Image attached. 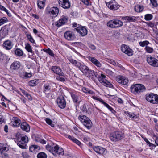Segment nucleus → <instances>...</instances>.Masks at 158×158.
I'll return each instance as SVG.
<instances>
[{
	"mask_svg": "<svg viewBox=\"0 0 158 158\" xmlns=\"http://www.w3.org/2000/svg\"><path fill=\"white\" fill-rule=\"evenodd\" d=\"M15 52V54L19 56H22L23 54V51L19 48L16 49Z\"/></svg>",
	"mask_w": 158,
	"mask_h": 158,
	"instance_id": "a18cd8bd",
	"label": "nucleus"
},
{
	"mask_svg": "<svg viewBox=\"0 0 158 158\" xmlns=\"http://www.w3.org/2000/svg\"><path fill=\"white\" fill-rule=\"evenodd\" d=\"M105 72L107 74H108L109 75L113 76L114 74V72L111 71V70L109 69H106Z\"/></svg>",
	"mask_w": 158,
	"mask_h": 158,
	"instance_id": "69168bd1",
	"label": "nucleus"
},
{
	"mask_svg": "<svg viewBox=\"0 0 158 158\" xmlns=\"http://www.w3.org/2000/svg\"><path fill=\"white\" fill-rule=\"evenodd\" d=\"M88 109L87 108V106L85 104L81 108V110L85 113H89V112L88 111Z\"/></svg>",
	"mask_w": 158,
	"mask_h": 158,
	"instance_id": "4d7b16f0",
	"label": "nucleus"
},
{
	"mask_svg": "<svg viewBox=\"0 0 158 158\" xmlns=\"http://www.w3.org/2000/svg\"><path fill=\"white\" fill-rule=\"evenodd\" d=\"M88 118L85 115L81 114L78 116V118L82 123L83 124L84 122Z\"/></svg>",
	"mask_w": 158,
	"mask_h": 158,
	"instance_id": "79ce46f5",
	"label": "nucleus"
},
{
	"mask_svg": "<svg viewBox=\"0 0 158 158\" xmlns=\"http://www.w3.org/2000/svg\"><path fill=\"white\" fill-rule=\"evenodd\" d=\"M8 21V20L7 18L5 17H3L1 18L0 19V26Z\"/></svg>",
	"mask_w": 158,
	"mask_h": 158,
	"instance_id": "3c124183",
	"label": "nucleus"
},
{
	"mask_svg": "<svg viewBox=\"0 0 158 158\" xmlns=\"http://www.w3.org/2000/svg\"><path fill=\"white\" fill-rule=\"evenodd\" d=\"M22 155L23 158H30V157L26 152H23L22 153Z\"/></svg>",
	"mask_w": 158,
	"mask_h": 158,
	"instance_id": "0e129e2a",
	"label": "nucleus"
},
{
	"mask_svg": "<svg viewBox=\"0 0 158 158\" xmlns=\"http://www.w3.org/2000/svg\"><path fill=\"white\" fill-rule=\"evenodd\" d=\"M69 60L71 63L78 68L79 67H80L81 64L80 62L77 61V60H74L72 59H69Z\"/></svg>",
	"mask_w": 158,
	"mask_h": 158,
	"instance_id": "c9c22d12",
	"label": "nucleus"
},
{
	"mask_svg": "<svg viewBox=\"0 0 158 158\" xmlns=\"http://www.w3.org/2000/svg\"><path fill=\"white\" fill-rule=\"evenodd\" d=\"M83 125L88 129H90L93 125L92 122L88 117Z\"/></svg>",
	"mask_w": 158,
	"mask_h": 158,
	"instance_id": "c85d7f7f",
	"label": "nucleus"
},
{
	"mask_svg": "<svg viewBox=\"0 0 158 158\" xmlns=\"http://www.w3.org/2000/svg\"><path fill=\"white\" fill-rule=\"evenodd\" d=\"M20 140L18 142V145L22 148H26V143L28 141V137L26 135H23L20 136Z\"/></svg>",
	"mask_w": 158,
	"mask_h": 158,
	"instance_id": "39448f33",
	"label": "nucleus"
},
{
	"mask_svg": "<svg viewBox=\"0 0 158 158\" xmlns=\"http://www.w3.org/2000/svg\"><path fill=\"white\" fill-rule=\"evenodd\" d=\"M145 49L147 52L149 53H152L153 51L152 48L148 46H146L145 48Z\"/></svg>",
	"mask_w": 158,
	"mask_h": 158,
	"instance_id": "13d9d810",
	"label": "nucleus"
},
{
	"mask_svg": "<svg viewBox=\"0 0 158 158\" xmlns=\"http://www.w3.org/2000/svg\"><path fill=\"white\" fill-rule=\"evenodd\" d=\"M44 52L48 54L52 57H54V54L53 52L49 48L44 50Z\"/></svg>",
	"mask_w": 158,
	"mask_h": 158,
	"instance_id": "603ef678",
	"label": "nucleus"
},
{
	"mask_svg": "<svg viewBox=\"0 0 158 158\" xmlns=\"http://www.w3.org/2000/svg\"><path fill=\"white\" fill-rule=\"evenodd\" d=\"M122 51L129 56H131L133 55V52L127 45L123 44L122 46Z\"/></svg>",
	"mask_w": 158,
	"mask_h": 158,
	"instance_id": "9d476101",
	"label": "nucleus"
},
{
	"mask_svg": "<svg viewBox=\"0 0 158 158\" xmlns=\"http://www.w3.org/2000/svg\"><path fill=\"white\" fill-rule=\"evenodd\" d=\"M8 150V148H6L4 144L0 143V152L2 155H3L5 157L8 156L7 154L5 152L7 150Z\"/></svg>",
	"mask_w": 158,
	"mask_h": 158,
	"instance_id": "a878e982",
	"label": "nucleus"
},
{
	"mask_svg": "<svg viewBox=\"0 0 158 158\" xmlns=\"http://www.w3.org/2000/svg\"><path fill=\"white\" fill-rule=\"evenodd\" d=\"M121 19L126 23H131L135 21V17L133 16H125L122 17Z\"/></svg>",
	"mask_w": 158,
	"mask_h": 158,
	"instance_id": "4be33fe9",
	"label": "nucleus"
},
{
	"mask_svg": "<svg viewBox=\"0 0 158 158\" xmlns=\"http://www.w3.org/2000/svg\"><path fill=\"white\" fill-rule=\"evenodd\" d=\"M93 149L97 153L101 155L105 154L106 151L105 148L100 146H95L93 148Z\"/></svg>",
	"mask_w": 158,
	"mask_h": 158,
	"instance_id": "f3484780",
	"label": "nucleus"
},
{
	"mask_svg": "<svg viewBox=\"0 0 158 158\" xmlns=\"http://www.w3.org/2000/svg\"><path fill=\"white\" fill-rule=\"evenodd\" d=\"M154 94L152 93H150V94H146V99L148 102L152 103V102H154V101L153 100V96L154 95Z\"/></svg>",
	"mask_w": 158,
	"mask_h": 158,
	"instance_id": "2f4dec72",
	"label": "nucleus"
},
{
	"mask_svg": "<svg viewBox=\"0 0 158 158\" xmlns=\"http://www.w3.org/2000/svg\"><path fill=\"white\" fill-rule=\"evenodd\" d=\"M68 20V18L67 17L62 16L56 22L55 25L58 27L61 26L67 22Z\"/></svg>",
	"mask_w": 158,
	"mask_h": 158,
	"instance_id": "2eb2a0df",
	"label": "nucleus"
},
{
	"mask_svg": "<svg viewBox=\"0 0 158 158\" xmlns=\"http://www.w3.org/2000/svg\"><path fill=\"white\" fill-rule=\"evenodd\" d=\"M147 61L151 65L154 67H158V60L154 57L149 56L147 58Z\"/></svg>",
	"mask_w": 158,
	"mask_h": 158,
	"instance_id": "6e6552de",
	"label": "nucleus"
},
{
	"mask_svg": "<svg viewBox=\"0 0 158 158\" xmlns=\"http://www.w3.org/2000/svg\"><path fill=\"white\" fill-rule=\"evenodd\" d=\"M79 69L85 74L89 69V68L86 65L81 64L80 67L79 68Z\"/></svg>",
	"mask_w": 158,
	"mask_h": 158,
	"instance_id": "473e14b6",
	"label": "nucleus"
},
{
	"mask_svg": "<svg viewBox=\"0 0 158 158\" xmlns=\"http://www.w3.org/2000/svg\"><path fill=\"white\" fill-rule=\"evenodd\" d=\"M144 9V6L141 5L137 4L135 7V11L137 12H142Z\"/></svg>",
	"mask_w": 158,
	"mask_h": 158,
	"instance_id": "ea45409f",
	"label": "nucleus"
},
{
	"mask_svg": "<svg viewBox=\"0 0 158 158\" xmlns=\"http://www.w3.org/2000/svg\"><path fill=\"white\" fill-rule=\"evenodd\" d=\"M64 36L66 39L69 40H73L75 38L73 33L70 31L65 32L64 34Z\"/></svg>",
	"mask_w": 158,
	"mask_h": 158,
	"instance_id": "393cba45",
	"label": "nucleus"
},
{
	"mask_svg": "<svg viewBox=\"0 0 158 158\" xmlns=\"http://www.w3.org/2000/svg\"><path fill=\"white\" fill-rule=\"evenodd\" d=\"M140 46L144 47L145 46L148 45L149 44V42L148 41H144L143 42H140L139 43Z\"/></svg>",
	"mask_w": 158,
	"mask_h": 158,
	"instance_id": "bf43d9fd",
	"label": "nucleus"
},
{
	"mask_svg": "<svg viewBox=\"0 0 158 158\" xmlns=\"http://www.w3.org/2000/svg\"><path fill=\"white\" fill-rule=\"evenodd\" d=\"M124 113L126 114L130 118H132L133 119L135 118V116L134 115L132 114V113L129 112L128 111H125Z\"/></svg>",
	"mask_w": 158,
	"mask_h": 158,
	"instance_id": "680f3d73",
	"label": "nucleus"
},
{
	"mask_svg": "<svg viewBox=\"0 0 158 158\" xmlns=\"http://www.w3.org/2000/svg\"><path fill=\"white\" fill-rule=\"evenodd\" d=\"M79 33L81 36H84L87 34V31L85 27L80 26L77 27L75 29Z\"/></svg>",
	"mask_w": 158,
	"mask_h": 158,
	"instance_id": "4468645a",
	"label": "nucleus"
},
{
	"mask_svg": "<svg viewBox=\"0 0 158 158\" xmlns=\"http://www.w3.org/2000/svg\"><path fill=\"white\" fill-rule=\"evenodd\" d=\"M124 137V134L121 131H115L111 133L110 135V140L116 142L122 139Z\"/></svg>",
	"mask_w": 158,
	"mask_h": 158,
	"instance_id": "f03ea898",
	"label": "nucleus"
},
{
	"mask_svg": "<svg viewBox=\"0 0 158 158\" xmlns=\"http://www.w3.org/2000/svg\"><path fill=\"white\" fill-rule=\"evenodd\" d=\"M116 80L119 83L124 85L127 84L128 82V80L127 78L121 76L117 77Z\"/></svg>",
	"mask_w": 158,
	"mask_h": 158,
	"instance_id": "5701e85b",
	"label": "nucleus"
},
{
	"mask_svg": "<svg viewBox=\"0 0 158 158\" xmlns=\"http://www.w3.org/2000/svg\"><path fill=\"white\" fill-rule=\"evenodd\" d=\"M37 157L38 158H47V156L45 153L41 152L38 154Z\"/></svg>",
	"mask_w": 158,
	"mask_h": 158,
	"instance_id": "864d4df0",
	"label": "nucleus"
},
{
	"mask_svg": "<svg viewBox=\"0 0 158 158\" xmlns=\"http://www.w3.org/2000/svg\"><path fill=\"white\" fill-rule=\"evenodd\" d=\"M131 92L135 94H139L145 90L143 85L140 84L132 85L130 88Z\"/></svg>",
	"mask_w": 158,
	"mask_h": 158,
	"instance_id": "f257e3e1",
	"label": "nucleus"
},
{
	"mask_svg": "<svg viewBox=\"0 0 158 158\" xmlns=\"http://www.w3.org/2000/svg\"><path fill=\"white\" fill-rule=\"evenodd\" d=\"M153 18L152 15L151 14H147L144 16V19L146 21L151 20Z\"/></svg>",
	"mask_w": 158,
	"mask_h": 158,
	"instance_id": "6e6d98bb",
	"label": "nucleus"
},
{
	"mask_svg": "<svg viewBox=\"0 0 158 158\" xmlns=\"http://www.w3.org/2000/svg\"><path fill=\"white\" fill-rule=\"evenodd\" d=\"M85 75L90 79L94 81H95L98 77V74L97 72H95L94 70L90 69Z\"/></svg>",
	"mask_w": 158,
	"mask_h": 158,
	"instance_id": "0eeeda50",
	"label": "nucleus"
},
{
	"mask_svg": "<svg viewBox=\"0 0 158 158\" xmlns=\"http://www.w3.org/2000/svg\"><path fill=\"white\" fill-rule=\"evenodd\" d=\"M87 58L97 67H100L102 66V64L95 57L88 56L87 57Z\"/></svg>",
	"mask_w": 158,
	"mask_h": 158,
	"instance_id": "412c9836",
	"label": "nucleus"
},
{
	"mask_svg": "<svg viewBox=\"0 0 158 158\" xmlns=\"http://www.w3.org/2000/svg\"><path fill=\"white\" fill-rule=\"evenodd\" d=\"M45 1V0H38L37 5L40 9H42L44 7Z\"/></svg>",
	"mask_w": 158,
	"mask_h": 158,
	"instance_id": "4c0bfd02",
	"label": "nucleus"
},
{
	"mask_svg": "<svg viewBox=\"0 0 158 158\" xmlns=\"http://www.w3.org/2000/svg\"><path fill=\"white\" fill-rule=\"evenodd\" d=\"M150 1L153 6L155 7L157 6L158 4L156 0H150Z\"/></svg>",
	"mask_w": 158,
	"mask_h": 158,
	"instance_id": "338daca9",
	"label": "nucleus"
},
{
	"mask_svg": "<svg viewBox=\"0 0 158 158\" xmlns=\"http://www.w3.org/2000/svg\"><path fill=\"white\" fill-rule=\"evenodd\" d=\"M59 6L65 9L69 8L71 6V3L69 0H58Z\"/></svg>",
	"mask_w": 158,
	"mask_h": 158,
	"instance_id": "1a4fd4ad",
	"label": "nucleus"
},
{
	"mask_svg": "<svg viewBox=\"0 0 158 158\" xmlns=\"http://www.w3.org/2000/svg\"><path fill=\"white\" fill-rule=\"evenodd\" d=\"M58 145H56L55 146H54V145H51L49 144H48L46 146V149L48 151L52 153L54 155L57 150V147Z\"/></svg>",
	"mask_w": 158,
	"mask_h": 158,
	"instance_id": "6ab92c4d",
	"label": "nucleus"
},
{
	"mask_svg": "<svg viewBox=\"0 0 158 158\" xmlns=\"http://www.w3.org/2000/svg\"><path fill=\"white\" fill-rule=\"evenodd\" d=\"M26 37L27 39L31 43L36 44L34 40L30 34H27L26 35Z\"/></svg>",
	"mask_w": 158,
	"mask_h": 158,
	"instance_id": "de8ad7c7",
	"label": "nucleus"
},
{
	"mask_svg": "<svg viewBox=\"0 0 158 158\" xmlns=\"http://www.w3.org/2000/svg\"><path fill=\"white\" fill-rule=\"evenodd\" d=\"M25 48L27 50V51L31 53H33V52L32 47L29 44L27 43L25 44Z\"/></svg>",
	"mask_w": 158,
	"mask_h": 158,
	"instance_id": "c03bdc74",
	"label": "nucleus"
},
{
	"mask_svg": "<svg viewBox=\"0 0 158 158\" xmlns=\"http://www.w3.org/2000/svg\"><path fill=\"white\" fill-rule=\"evenodd\" d=\"M59 9L56 7H53L51 8L48 11V13L52 15V17H56L58 15Z\"/></svg>",
	"mask_w": 158,
	"mask_h": 158,
	"instance_id": "aec40b11",
	"label": "nucleus"
},
{
	"mask_svg": "<svg viewBox=\"0 0 158 158\" xmlns=\"http://www.w3.org/2000/svg\"><path fill=\"white\" fill-rule=\"evenodd\" d=\"M38 81L37 80H34L30 81L29 82V85L30 86H35L38 84Z\"/></svg>",
	"mask_w": 158,
	"mask_h": 158,
	"instance_id": "49530a36",
	"label": "nucleus"
},
{
	"mask_svg": "<svg viewBox=\"0 0 158 158\" xmlns=\"http://www.w3.org/2000/svg\"><path fill=\"white\" fill-rule=\"evenodd\" d=\"M8 33V29L6 27L2 28L0 31V36L2 38L6 36Z\"/></svg>",
	"mask_w": 158,
	"mask_h": 158,
	"instance_id": "cd10ccee",
	"label": "nucleus"
},
{
	"mask_svg": "<svg viewBox=\"0 0 158 158\" xmlns=\"http://www.w3.org/2000/svg\"><path fill=\"white\" fill-rule=\"evenodd\" d=\"M122 51L129 56H131L133 55V52L127 45L123 44L122 46Z\"/></svg>",
	"mask_w": 158,
	"mask_h": 158,
	"instance_id": "9b49d317",
	"label": "nucleus"
},
{
	"mask_svg": "<svg viewBox=\"0 0 158 158\" xmlns=\"http://www.w3.org/2000/svg\"><path fill=\"white\" fill-rule=\"evenodd\" d=\"M20 63L18 61H15L10 65V68L12 70L18 69L20 66Z\"/></svg>",
	"mask_w": 158,
	"mask_h": 158,
	"instance_id": "bb28decb",
	"label": "nucleus"
},
{
	"mask_svg": "<svg viewBox=\"0 0 158 158\" xmlns=\"http://www.w3.org/2000/svg\"><path fill=\"white\" fill-rule=\"evenodd\" d=\"M102 103L110 111H111L112 113L114 114L115 113L116 111L107 103L103 101Z\"/></svg>",
	"mask_w": 158,
	"mask_h": 158,
	"instance_id": "37998d69",
	"label": "nucleus"
},
{
	"mask_svg": "<svg viewBox=\"0 0 158 158\" xmlns=\"http://www.w3.org/2000/svg\"><path fill=\"white\" fill-rule=\"evenodd\" d=\"M20 127L21 129L26 132L30 131V127L29 125L26 122H23L21 124Z\"/></svg>",
	"mask_w": 158,
	"mask_h": 158,
	"instance_id": "c756f323",
	"label": "nucleus"
},
{
	"mask_svg": "<svg viewBox=\"0 0 158 158\" xmlns=\"http://www.w3.org/2000/svg\"><path fill=\"white\" fill-rule=\"evenodd\" d=\"M106 4L109 8L113 11L117 10L120 7L119 5L115 0H111L109 2H106Z\"/></svg>",
	"mask_w": 158,
	"mask_h": 158,
	"instance_id": "423d86ee",
	"label": "nucleus"
},
{
	"mask_svg": "<svg viewBox=\"0 0 158 158\" xmlns=\"http://www.w3.org/2000/svg\"><path fill=\"white\" fill-rule=\"evenodd\" d=\"M82 90V91L85 93H88L91 95H94L95 93L92 90L86 87H83Z\"/></svg>",
	"mask_w": 158,
	"mask_h": 158,
	"instance_id": "a19ab883",
	"label": "nucleus"
},
{
	"mask_svg": "<svg viewBox=\"0 0 158 158\" xmlns=\"http://www.w3.org/2000/svg\"><path fill=\"white\" fill-rule=\"evenodd\" d=\"M12 120V123L13 126L18 127L21 121L17 118L16 117H13V118Z\"/></svg>",
	"mask_w": 158,
	"mask_h": 158,
	"instance_id": "f704fd0d",
	"label": "nucleus"
},
{
	"mask_svg": "<svg viewBox=\"0 0 158 158\" xmlns=\"http://www.w3.org/2000/svg\"><path fill=\"white\" fill-rule=\"evenodd\" d=\"M70 94L74 102H79V94L78 93H71Z\"/></svg>",
	"mask_w": 158,
	"mask_h": 158,
	"instance_id": "7c9ffc66",
	"label": "nucleus"
},
{
	"mask_svg": "<svg viewBox=\"0 0 158 158\" xmlns=\"http://www.w3.org/2000/svg\"><path fill=\"white\" fill-rule=\"evenodd\" d=\"M51 70L53 73L59 76H64V73L63 72L61 68L58 66H53L51 68Z\"/></svg>",
	"mask_w": 158,
	"mask_h": 158,
	"instance_id": "a211bd4d",
	"label": "nucleus"
},
{
	"mask_svg": "<svg viewBox=\"0 0 158 158\" xmlns=\"http://www.w3.org/2000/svg\"><path fill=\"white\" fill-rule=\"evenodd\" d=\"M64 154V152L63 149L61 148H60L58 145L57 150H56L54 156H57L60 155H63Z\"/></svg>",
	"mask_w": 158,
	"mask_h": 158,
	"instance_id": "72a5a7b5",
	"label": "nucleus"
},
{
	"mask_svg": "<svg viewBox=\"0 0 158 158\" xmlns=\"http://www.w3.org/2000/svg\"><path fill=\"white\" fill-rule=\"evenodd\" d=\"M32 76L31 73L27 72L22 73L20 74V77L26 79Z\"/></svg>",
	"mask_w": 158,
	"mask_h": 158,
	"instance_id": "58836bf2",
	"label": "nucleus"
},
{
	"mask_svg": "<svg viewBox=\"0 0 158 158\" xmlns=\"http://www.w3.org/2000/svg\"><path fill=\"white\" fill-rule=\"evenodd\" d=\"M45 121H46V123L48 124L49 125L51 126L52 127H55V124L53 123L52 121L49 118H46L45 119Z\"/></svg>",
	"mask_w": 158,
	"mask_h": 158,
	"instance_id": "09e8293b",
	"label": "nucleus"
},
{
	"mask_svg": "<svg viewBox=\"0 0 158 158\" xmlns=\"http://www.w3.org/2000/svg\"><path fill=\"white\" fill-rule=\"evenodd\" d=\"M57 103L58 106L60 108H64L66 106V102L63 97L58 98L57 99Z\"/></svg>",
	"mask_w": 158,
	"mask_h": 158,
	"instance_id": "ddd939ff",
	"label": "nucleus"
},
{
	"mask_svg": "<svg viewBox=\"0 0 158 158\" xmlns=\"http://www.w3.org/2000/svg\"><path fill=\"white\" fill-rule=\"evenodd\" d=\"M106 77L102 73L100 76H98V74L97 78L98 79L99 82L102 83L104 85L111 88L113 87V85L106 79Z\"/></svg>",
	"mask_w": 158,
	"mask_h": 158,
	"instance_id": "20e7f679",
	"label": "nucleus"
},
{
	"mask_svg": "<svg viewBox=\"0 0 158 158\" xmlns=\"http://www.w3.org/2000/svg\"><path fill=\"white\" fill-rule=\"evenodd\" d=\"M90 0H82V2L85 5L88 6L90 4Z\"/></svg>",
	"mask_w": 158,
	"mask_h": 158,
	"instance_id": "774afa93",
	"label": "nucleus"
},
{
	"mask_svg": "<svg viewBox=\"0 0 158 158\" xmlns=\"http://www.w3.org/2000/svg\"><path fill=\"white\" fill-rule=\"evenodd\" d=\"M153 98L152 99L155 102H152V103L154 104H158V95L154 94Z\"/></svg>",
	"mask_w": 158,
	"mask_h": 158,
	"instance_id": "052dcab7",
	"label": "nucleus"
},
{
	"mask_svg": "<svg viewBox=\"0 0 158 158\" xmlns=\"http://www.w3.org/2000/svg\"><path fill=\"white\" fill-rule=\"evenodd\" d=\"M66 76L64 73V76H59L56 77V79L60 81H65V78H66Z\"/></svg>",
	"mask_w": 158,
	"mask_h": 158,
	"instance_id": "8fccbe9b",
	"label": "nucleus"
},
{
	"mask_svg": "<svg viewBox=\"0 0 158 158\" xmlns=\"http://www.w3.org/2000/svg\"><path fill=\"white\" fill-rule=\"evenodd\" d=\"M92 97L94 99L97 100V101H99V102H101V103H102L103 101L101 99L99 98H98L96 96H95L93 95L92 96Z\"/></svg>",
	"mask_w": 158,
	"mask_h": 158,
	"instance_id": "e2e57ef3",
	"label": "nucleus"
},
{
	"mask_svg": "<svg viewBox=\"0 0 158 158\" xmlns=\"http://www.w3.org/2000/svg\"><path fill=\"white\" fill-rule=\"evenodd\" d=\"M0 10L5 11L9 16H11L10 13H9L8 10L3 6L0 5Z\"/></svg>",
	"mask_w": 158,
	"mask_h": 158,
	"instance_id": "5fc2aeb1",
	"label": "nucleus"
},
{
	"mask_svg": "<svg viewBox=\"0 0 158 158\" xmlns=\"http://www.w3.org/2000/svg\"><path fill=\"white\" fill-rule=\"evenodd\" d=\"M68 138L77 145L80 146L81 145V142L73 137L71 135H68Z\"/></svg>",
	"mask_w": 158,
	"mask_h": 158,
	"instance_id": "e433bc0d",
	"label": "nucleus"
},
{
	"mask_svg": "<svg viewBox=\"0 0 158 158\" xmlns=\"http://www.w3.org/2000/svg\"><path fill=\"white\" fill-rule=\"evenodd\" d=\"M122 51L129 56H131L133 55V52L127 45L123 44L122 46Z\"/></svg>",
	"mask_w": 158,
	"mask_h": 158,
	"instance_id": "f8f14e48",
	"label": "nucleus"
},
{
	"mask_svg": "<svg viewBox=\"0 0 158 158\" xmlns=\"http://www.w3.org/2000/svg\"><path fill=\"white\" fill-rule=\"evenodd\" d=\"M123 25V22L118 19H113L110 20L107 23L108 27L111 28H118Z\"/></svg>",
	"mask_w": 158,
	"mask_h": 158,
	"instance_id": "7ed1b4c3",
	"label": "nucleus"
},
{
	"mask_svg": "<svg viewBox=\"0 0 158 158\" xmlns=\"http://www.w3.org/2000/svg\"><path fill=\"white\" fill-rule=\"evenodd\" d=\"M3 48L6 50L11 49L13 46L12 42L10 40L5 41L3 44Z\"/></svg>",
	"mask_w": 158,
	"mask_h": 158,
	"instance_id": "b1692460",
	"label": "nucleus"
},
{
	"mask_svg": "<svg viewBox=\"0 0 158 158\" xmlns=\"http://www.w3.org/2000/svg\"><path fill=\"white\" fill-rule=\"evenodd\" d=\"M55 84L52 83H46L43 86V92L44 93L50 92L52 89L53 85H55Z\"/></svg>",
	"mask_w": 158,
	"mask_h": 158,
	"instance_id": "dca6fc26",
	"label": "nucleus"
}]
</instances>
